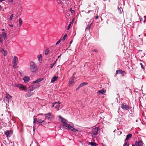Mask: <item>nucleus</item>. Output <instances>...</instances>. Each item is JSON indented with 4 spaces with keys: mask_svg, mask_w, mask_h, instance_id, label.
Masks as SVG:
<instances>
[{
    "mask_svg": "<svg viewBox=\"0 0 146 146\" xmlns=\"http://www.w3.org/2000/svg\"><path fill=\"white\" fill-rule=\"evenodd\" d=\"M59 118L61 119V121L63 123L60 126V128L63 129L64 126L66 128L67 127L68 128L69 127V126L70 125V124L67 123L66 122L67 121L64 118L60 116H59Z\"/></svg>",
    "mask_w": 146,
    "mask_h": 146,
    "instance_id": "1",
    "label": "nucleus"
},
{
    "mask_svg": "<svg viewBox=\"0 0 146 146\" xmlns=\"http://www.w3.org/2000/svg\"><path fill=\"white\" fill-rule=\"evenodd\" d=\"M30 70L32 72H35L38 70L37 67L33 62H31L30 63Z\"/></svg>",
    "mask_w": 146,
    "mask_h": 146,
    "instance_id": "2",
    "label": "nucleus"
},
{
    "mask_svg": "<svg viewBox=\"0 0 146 146\" xmlns=\"http://www.w3.org/2000/svg\"><path fill=\"white\" fill-rule=\"evenodd\" d=\"M100 129L99 127H97L94 128L92 130V132L94 135H97L99 132Z\"/></svg>",
    "mask_w": 146,
    "mask_h": 146,
    "instance_id": "3",
    "label": "nucleus"
},
{
    "mask_svg": "<svg viewBox=\"0 0 146 146\" xmlns=\"http://www.w3.org/2000/svg\"><path fill=\"white\" fill-rule=\"evenodd\" d=\"M13 131L12 130H7L5 132V133L6 137H9L13 134Z\"/></svg>",
    "mask_w": 146,
    "mask_h": 146,
    "instance_id": "4",
    "label": "nucleus"
},
{
    "mask_svg": "<svg viewBox=\"0 0 146 146\" xmlns=\"http://www.w3.org/2000/svg\"><path fill=\"white\" fill-rule=\"evenodd\" d=\"M121 108L125 110H127L129 109V106H128L126 104L123 103L121 105Z\"/></svg>",
    "mask_w": 146,
    "mask_h": 146,
    "instance_id": "5",
    "label": "nucleus"
},
{
    "mask_svg": "<svg viewBox=\"0 0 146 146\" xmlns=\"http://www.w3.org/2000/svg\"><path fill=\"white\" fill-rule=\"evenodd\" d=\"M51 49L52 50L51 52L53 53V54H55L59 50V48H57L56 46H52Z\"/></svg>",
    "mask_w": 146,
    "mask_h": 146,
    "instance_id": "6",
    "label": "nucleus"
},
{
    "mask_svg": "<svg viewBox=\"0 0 146 146\" xmlns=\"http://www.w3.org/2000/svg\"><path fill=\"white\" fill-rule=\"evenodd\" d=\"M45 115V118L48 119L49 120H50L52 119V115L51 113H48L47 114H44Z\"/></svg>",
    "mask_w": 146,
    "mask_h": 146,
    "instance_id": "7",
    "label": "nucleus"
},
{
    "mask_svg": "<svg viewBox=\"0 0 146 146\" xmlns=\"http://www.w3.org/2000/svg\"><path fill=\"white\" fill-rule=\"evenodd\" d=\"M12 98V96L8 94H7L6 95L5 98H4V100H6L7 102L8 103L9 101V100H11Z\"/></svg>",
    "mask_w": 146,
    "mask_h": 146,
    "instance_id": "8",
    "label": "nucleus"
},
{
    "mask_svg": "<svg viewBox=\"0 0 146 146\" xmlns=\"http://www.w3.org/2000/svg\"><path fill=\"white\" fill-rule=\"evenodd\" d=\"M18 62V58L17 57L14 56L13 59V61L12 62L13 64H14L15 66L17 65Z\"/></svg>",
    "mask_w": 146,
    "mask_h": 146,
    "instance_id": "9",
    "label": "nucleus"
},
{
    "mask_svg": "<svg viewBox=\"0 0 146 146\" xmlns=\"http://www.w3.org/2000/svg\"><path fill=\"white\" fill-rule=\"evenodd\" d=\"M18 88H19V89L21 90H26V86H24L22 84H21L20 85H19V86H18Z\"/></svg>",
    "mask_w": 146,
    "mask_h": 146,
    "instance_id": "10",
    "label": "nucleus"
},
{
    "mask_svg": "<svg viewBox=\"0 0 146 146\" xmlns=\"http://www.w3.org/2000/svg\"><path fill=\"white\" fill-rule=\"evenodd\" d=\"M60 104V103H59V102H56L54 103V107L57 110H59Z\"/></svg>",
    "mask_w": 146,
    "mask_h": 146,
    "instance_id": "11",
    "label": "nucleus"
},
{
    "mask_svg": "<svg viewBox=\"0 0 146 146\" xmlns=\"http://www.w3.org/2000/svg\"><path fill=\"white\" fill-rule=\"evenodd\" d=\"M69 126V127L68 128L67 127L66 129H70L74 132H76V131H78L76 129L74 128L73 127L70 125Z\"/></svg>",
    "mask_w": 146,
    "mask_h": 146,
    "instance_id": "12",
    "label": "nucleus"
},
{
    "mask_svg": "<svg viewBox=\"0 0 146 146\" xmlns=\"http://www.w3.org/2000/svg\"><path fill=\"white\" fill-rule=\"evenodd\" d=\"M125 72V71H122L121 70H117L116 71V74H119L121 73L122 74L123 76H124L123 73Z\"/></svg>",
    "mask_w": 146,
    "mask_h": 146,
    "instance_id": "13",
    "label": "nucleus"
},
{
    "mask_svg": "<svg viewBox=\"0 0 146 146\" xmlns=\"http://www.w3.org/2000/svg\"><path fill=\"white\" fill-rule=\"evenodd\" d=\"M3 37L5 40H6L7 39V35L6 33L5 32H3L2 33V35L0 34Z\"/></svg>",
    "mask_w": 146,
    "mask_h": 146,
    "instance_id": "14",
    "label": "nucleus"
},
{
    "mask_svg": "<svg viewBox=\"0 0 146 146\" xmlns=\"http://www.w3.org/2000/svg\"><path fill=\"white\" fill-rule=\"evenodd\" d=\"M35 120H37V124H38L39 123H42L44 121V120L39 118H35Z\"/></svg>",
    "mask_w": 146,
    "mask_h": 146,
    "instance_id": "15",
    "label": "nucleus"
},
{
    "mask_svg": "<svg viewBox=\"0 0 146 146\" xmlns=\"http://www.w3.org/2000/svg\"><path fill=\"white\" fill-rule=\"evenodd\" d=\"M38 60L40 63L41 62L42 60V55L41 54H40L37 56Z\"/></svg>",
    "mask_w": 146,
    "mask_h": 146,
    "instance_id": "16",
    "label": "nucleus"
},
{
    "mask_svg": "<svg viewBox=\"0 0 146 146\" xmlns=\"http://www.w3.org/2000/svg\"><path fill=\"white\" fill-rule=\"evenodd\" d=\"M23 80L25 82H27L29 81L30 78L29 76H25L23 78Z\"/></svg>",
    "mask_w": 146,
    "mask_h": 146,
    "instance_id": "17",
    "label": "nucleus"
},
{
    "mask_svg": "<svg viewBox=\"0 0 146 146\" xmlns=\"http://www.w3.org/2000/svg\"><path fill=\"white\" fill-rule=\"evenodd\" d=\"M132 136V135L131 134H128L126 136V139H125V141L128 140Z\"/></svg>",
    "mask_w": 146,
    "mask_h": 146,
    "instance_id": "18",
    "label": "nucleus"
},
{
    "mask_svg": "<svg viewBox=\"0 0 146 146\" xmlns=\"http://www.w3.org/2000/svg\"><path fill=\"white\" fill-rule=\"evenodd\" d=\"M58 78V77L55 76L53 77L51 79V82L52 83L54 82L55 81H56Z\"/></svg>",
    "mask_w": 146,
    "mask_h": 146,
    "instance_id": "19",
    "label": "nucleus"
},
{
    "mask_svg": "<svg viewBox=\"0 0 146 146\" xmlns=\"http://www.w3.org/2000/svg\"><path fill=\"white\" fill-rule=\"evenodd\" d=\"M43 79H44L43 78H40L39 79L37 80L36 81H33V83H36L39 82H40V81H42Z\"/></svg>",
    "mask_w": 146,
    "mask_h": 146,
    "instance_id": "20",
    "label": "nucleus"
},
{
    "mask_svg": "<svg viewBox=\"0 0 146 146\" xmlns=\"http://www.w3.org/2000/svg\"><path fill=\"white\" fill-rule=\"evenodd\" d=\"M74 81L73 80L70 79L69 82V86L70 87H71L72 86V85L74 84Z\"/></svg>",
    "mask_w": 146,
    "mask_h": 146,
    "instance_id": "21",
    "label": "nucleus"
},
{
    "mask_svg": "<svg viewBox=\"0 0 146 146\" xmlns=\"http://www.w3.org/2000/svg\"><path fill=\"white\" fill-rule=\"evenodd\" d=\"M98 92L103 94L106 92V90L104 88L102 89L101 90L98 91Z\"/></svg>",
    "mask_w": 146,
    "mask_h": 146,
    "instance_id": "22",
    "label": "nucleus"
},
{
    "mask_svg": "<svg viewBox=\"0 0 146 146\" xmlns=\"http://www.w3.org/2000/svg\"><path fill=\"white\" fill-rule=\"evenodd\" d=\"M92 24V23H91L90 24L88 25L87 27L86 28V29L89 30L91 28Z\"/></svg>",
    "mask_w": 146,
    "mask_h": 146,
    "instance_id": "23",
    "label": "nucleus"
},
{
    "mask_svg": "<svg viewBox=\"0 0 146 146\" xmlns=\"http://www.w3.org/2000/svg\"><path fill=\"white\" fill-rule=\"evenodd\" d=\"M1 52L5 56L7 54V52L6 50L2 49L1 50Z\"/></svg>",
    "mask_w": 146,
    "mask_h": 146,
    "instance_id": "24",
    "label": "nucleus"
},
{
    "mask_svg": "<svg viewBox=\"0 0 146 146\" xmlns=\"http://www.w3.org/2000/svg\"><path fill=\"white\" fill-rule=\"evenodd\" d=\"M143 143L141 140H139L137 143V146H142Z\"/></svg>",
    "mask_w": 146,
    "mask_h": 146,
    "instance_id": "25",
    "label": "nucleus"
},
{
    "mask_svg": "<svg viewBox=\"0 0 146 146\" xmlns=\"http://www.w3.org/2000/svg\"><path fill=\"white\" fill-rule=\"evenodd\" d=\"M88 144H90L91 146H96L97 145L96 143H94L93 142H89Z\"/></svg>",
    "mask_w": 146,
    "mask_h": 146,
    "instance_id": "26",
    "label": "nucleus"
},
{
    "mask_svg": "<svg viewBox=\"0 0 146 146\" xmlns=\"http://www.w3.org/2000/svg\"><path fill=\"white\" fill-rule=\"evenodd\" d=\"M32 96V94L30 93H27L25 95V97L26 98L31 97Z\"/></svg>",
    "mask_w": 146,
    "mask_h": 146,
    "instance_id": "27",
    "label": "nucleus"
},
{
    "mask_svg": "<svg viewBox=\"0 0 146 146\" xmlns=\"http://www.w3.org/2000/svg\"><path fill=\"white\" fill-rule=\"evenodd\" d=\"M19 26L21 27L23 21H22V20L21 19V18H19Z\"/></svg>",
    "mask_w": 146,
    "mask_h": 146,
    "instance_id": "28",
    "label": "nucleus"
},
{
    "mask_svg": "<svg viewBox=\"0 0 146 146\" xmlns=\"http://www.w3.org/2000/svg\"><path fill=\"white\" fill-rule=\"evenodd\" d=\"M49 50L48 48H46L45 50V55H47L49 52Z\"/></svg>",
    "mask_w": 146,
    "mask_h": 146,
    "instance_id": "29",
    "label": "nucleus"
},
{
    "mask_svg": "<svg viewBox=\"0 0 146 146\" xmlns=\"http://www.w3.org/2000/svg\"><path fill=\"white\" fill-rule=\"evenodd\" d=\"M30 89V91L31 92L33 91L35 89V88L33 87V86H31L29 87Z\"/></svg>",
    "mask_w": 146,
    "mask_h": 146,
    "instance_id": "30",
    "label": "nucleus"
},
{
    "mask_svg": "<svg viewBox=\"0 0 146 146\" xmlns=\"http://www.w3.org/2000/svg\"><path fill=\"white\" fill-rule=\"evenodd\" d=\"M67 36V34H65L62 38V40L64 41V40Z\"/></svg>",
    "mask_w": 146,
    "mask_h": 146,
    "instance_id": "31",
    "label": "nucleus"
},
{
    "mask_svg": "<svg viewBox=\"0 0 146 146\" xmlns=\"http://www.w3.org/2000/svg\"><path fill=\"white\" fill-rule=\"evenodd\" d=\"M129 143L127 142L125 143L124 145H123V146H129Z\"/></svg>",
    "mask_w": 146,
    "mask_h": 146,
    "instance_id": "32",
    "label": "nucleus"
},
{
    "mask_svg": "<svg viewBox=\"0 0 146 146\" xmlns=\"http://www.w3.org/2000/svg\"><path fill=\"white\" fill-rule=\"evenodd\" d=\"M3 42L2 37V36L0 35V42Z\"/></svg>",
    "mask_w": 146,
    "mask_h": 146,
    "instance_id": "33",
    "label": "nucleus"
},
{
    "mask_svg": "<svg viewBox=\"0 0 146 146\" xmlns=\"http://www.w3.org/2000/svg\"><path fill=\"white\" fill-rule=\"evenodd\" d=\"M70 11H71L72 14H73L74 13V10H72V8H70Z\"/></svg>",
    "mask_w": 146,
    "mask_h": 146,
    "instance_id": "34",
    "label": "nucleus"
},
{
    "mask_svg": "<svg viewBox=\"0 0 146 146\" xmlns=\"http://www.w3.org/2000/svg\"><path fill=\"white\" fill-rule=\"evenodd\" d=\"M13 17V14L11 15L9 19L10 20H11L12 19Z\"/></svg>",
    "mask_w": 146,
    "mask_h": 146,
    "instance_id": "35",
    "label": "nucleus"
},
{
    "mask_svg": "<svg viewBox=\"0 0 146 146\" xmlns=\"http://www.w3.org/2000/svg\"><path fill=\"white\" fill-rule=\"evenodd\" d=\"M71 22H70V23L69 24L68 26V27H67V29L68 30L69 29L70 27V26L71 25Z\"/></svg>",
    "mask_w": 146,
    "mask_h": 146,
    "instance_id": "36",
    "label": "nucleus"
},
{
    "mask_svg": "<svg viewBox=\"0 0 146 146\" xmlns=\"http://www.w3.org/2000/svg\"><path fill=\"white\" fill-rule=\"evenodd\" d=\"M61 41V39H60L56 43V44H59Z\"/></svg>",
    "mask_w": 146,
    "mask_h": 146,
    "instance_id": "37",
    "label": "nucleus"
},
{
    "mask_svg": "<svg viewBox=\"0 0 146 146\" xmlns=\"http://www.w3.org/2000/svg\"><path fill=\"white\" fill-rule=\"evenodd\" d=\"M54 65V64H50V68L51 69L52 68H53Z\"/></svg>",
    "mask_w": 146,
    "mask_h": 146,
    "instance_id": "38",
    "label": "nucleus"
},
{
    "mask_svg": "<svg viewBox=\"0 0 146 146\" xmlns=\"http://www.w3.org/2000/svg\"><path fill=\"white\" fill-rule=\"evenodd\" d=\"M140 65L141 66V67L143 69H144V67L143 66V64H142V63H140Z\"/></svg>",
    "mask_w": 146,
    "mask_h": 146,
    "instance_id": "39",
    "label": "nucleus"
},
{
    "mask_svg": "<svg viewBox=\"0 0 146 146\" xmlns=\"http://www.w3.org/2000/svg\"><path fill=\"white\" fill-rule=\"evenodd\" d=\"M33 123H34L35 124L36 123H37V120H35V118H34V119Z\"/></svg>",
    "mask_w": 146,
    "mask_h": 146,
    "instance_id": "40",
    "label": "nucleus"
},
{
    "mask_svg": "<svg viewBox=\"0 0 146 146\" xmlns=\"http://www.w3.org/2000/svg\"><path fill=\"white\" fill-rule=\"evenodd\" d=\"M3 5H4V4L3 3H2V4H1V5H0V10H1L2 9V6H3Z\"/></svg>",
    "mask_w": 146,
    "mask_h": 146,
    "instance_id": "41",
    "label": "nucleus"
},
{
    "mask_svg": "<svg viewBox=\"0 0 146 146\" xmlns=\"http://www.w3.org/2000/svg\"><path fill=\"white\" fill-rule=\"evenodd\" d=\"M82 83L83 84V86H84V85H87L88 84V83L87 82H83V83Z\"/></svg>",
    "mask_w": 146,
    "mask_h": 146,
    "instance_id": "42",
    "label": "nucleus"
},
{
    "mask_svg": "<svg viewBox=\"0 0 146 146\" xmlns=\"http://www.w3.org/2000/svg\"><path fill=\"white\" fill-rule=\"evenodd\" d=\"M21 84H15L14 86L15 87H18V86H19V85H20Z\"/></svg>",
    "mask_w": 146,
    "mask_h": 146,
    "instance_id": "43",
    "label": "nucleus"
},
{
    "mask_svg": "<svg viewBox=\"0 0 146 146\" xmlns=\"http://www.w3.org/2000/svg\"><path fill=\"white\" fill-rule=\"evenodd\" d=\"M79 87H80V88L83 86V84L82 83L80 84L79 85Z\"/></svg>",
    "mask_w": 146,
    "mask_h": 146,
    "instance_id": "44",
    "label": "nucleus"
},
{
    "mask_svg": "<svg viewBox=\"0 0 146 146\" xmlns=\"http://www.w3.org/2000/svg\"><path fill=\"white\" fill-rule=\"evenodd\" d=\"M74 76H72V77H71V80H73L74 79Z\"/></svg>",
    "mask_w": 146,
    "mask_h": 146,
    "instance_id": "45",
    "label": "nucleus"
},
{
    "mask_svg": "<svg viewBox=\"0 0 146 146\" xmlns=\"http://www.w3.org/2000/svg\"><path fill=\"white\" fill-rule=\"evenodd\" d=\"M13 1L12 0H10L9 1V3H13Z\"/></svg>",
    "mask_w": 146,
    "mask_h": 146,
    "instance_id": "46",
    "label": "nucleus"
},
{
    "mask_svg": "<svg viewBox=\"0 0 146 146\" xmlns=\"http://www.w3.org/2000/svg\"><path fill=\"white\" fill-rule=\"evenodd\" d=\"M10 42V41H9V40H7V43H9Z\"/></svg>",
    "mask_w": 146,
    "mask_h": 146,
    "instance_id": "47",
    "label": "nucleus"
},
{
    "mask_svg": "<svg viewBox=\"0 0 146 146\" xmlns=\"http://www.w3.org/2000/svg\"><path fill=\"white\" fill-rule=\"evenodd\" d=\"M16 65L15 66L14 64H13V67L14 68H16Z\"/></svg>",
    "mask_w": 146,
    "mask_h": 146,
    "instance_id": "48",
    "label": "nucleus"
},
{
    "mask_svg": "<svg viewBox=\"0 0 146 146\" xmlns=\"http://www.w3.org/2000/svg\"><path fill=\"white\" fill-rule=\"evenodd\" d=\"M98 16H97L96 17H95V19H98Z\"/></svg>",
    "mask_w": 146,
    "mask_h": 146,
    "instance_id": "49",
    "label": "nucleus"
},
{
    "mask_svg": "<svg viewBox=\"0 0 146 146\" xmlns=\"http://www.w3.org/2000/svg\"><path fill=\"white\" fill-rule=\"evenodd\" d=\"M80 88V87H79V86L78 88H77L76 89V90H77L79 88Z\"/></svg>",
    "mask_w": 146,
    "mask_h": 146,
    "instance_id": "50",
    "label": "nucleus"
},
{
    "mask_svg": "<svg viewBox=\"0 0 146 146\" xmlns=\"http://www.w3.org/2000/svg\"><path fill=\"white\" fill-rule=\"evenodd\" d=\"M93 51L96 52H97V50H94Z\"/></svg>",
    "mask_w": 146,
    "mask_h": 146,
    "instance_id": "51",
    "label": "nucleus"
},
{
    "mask_svg": "<svg viewBox=\"0 0 146 146\" xmlns=\"http://www.w3.org/2000/svg\"><path fill=\"white\" fill-rule=\"evenodd\" d=\"M61 55H62V54H61L59 56H58V58H59L61 56Z\"/></svg>",
    "mask_w": 146,
    "mask_h": 146,
    "instance_id": "52",
    "label": "nucleus"
},
{
    "mask_svg": "<svg viewBox=\"0 0 146 146\" xmlns=\"http://www.w3.org/2000/svg\"><path fill=\"white\" fill-rule=\"evenodd\" d=\"M9 25L11 27H13V25Z\"/></svg>",
    "mask_w": 146,
    "mask_h": 146,
    "instance_id": "53",
    "label": "nucleus"
},
{
    "mask_svg": "<svg viewBox=\"0 0 146 146\" xmlns=\"http://www.w3.org/2000/svg\"><path fill=\"white\" fill-rule=\"evenodd\" d=\"M72 40L70 42V44H71L72 43Z\"/></svg>",
    "mask_w": 146,
    "mask_h": 146,
    "instance_id": "54",
    "label": "nucleus"
},
{
    "mask_svg": "<svg viewBox=\"0 0 146 146\" xmlns=\"http://www.w3.org/2000/svg\"><path fill=\"white\" fill-rule=\"evenodd\" d=\"M4 1V0H0V2H2L3 1Z\"/></svg>",
    "mask_w": 146,
    "mask_h": 146,
    "instance_id": "55",
    "label": "nucleus"
},
{
    "mask_svg": "<svg viewBox=\"0 0 146 146\" xmlns=\"http://www.w3.org/2000/svg\"><path fill=\"white\" fill-rule=\"evenodd\" d=\"M54 106H55V105H54H54H53L52 106V107H54Z\"/></svg>",
    "mask_w": 146,
    "mask_h": 146,
    "instance_id": "56",
    "label": "nucleus"
},
{
    "mask_svg": "<svg viewBox=\"0 0 146 146\" xmlns=\"http://www.w3.org/2000/svg\"><path fill=\"white\" fill-rule=\"evenodd\" d=\"M56 61H55V62H54V63H53V64H54H54L56 63Z\"/></svg>",
    "mask_w": 146,
    "mask_h": 146,
    "instance_id": "57",
    "label": "nucleus"
},
{
    "mask_svg": "<svg viewBox=\"0 0 146 146\" xmlns=\"http://www.w3.org/2000/svg\"><path fill=\"white\" fill-rule=\"evenodd\" d=\"M22 7H20V10H22Z\"/></svg>",
    "mask_w": 146,
    "mask_h": 146,
    "instance_id": "58",
    "label": "nucleus"
},
{
    "mask_svg": "<svg viewBox=\"0 0 146 146\" xmlns=\"http://www.w3.org/2000/svg\"><path fill=\"white\" fill-rule=\"evenodd\" d=\"M58 58L57 59H56V61H57V60H58Z\"/></svg>",
    "mask_w": 146,
    "mask_h": 146,
    "instance_id": "59",
    "label": "nucleus"
},
{
    "mask_svg": "<svg viewBox=\"0 0 146 146\" xmlns=\"http://www.w3.org/2000/svg\"><path fill=\"white\" fill-rule=\"evenodd\" d=\"M2 30L3 31H5V29H2Z\"/></svg>",
    "mask_w": 146,
    "mask_h": 146,
    "instance_id": "60",
    "label": "nucleus"
},
{
    "mask_svg": "<svg viewBox=\"0 0 146 146\" xmlns=\"http://www.w3.org/2000/svg\"><path fill=\"white\" fill-rule=\"evenodd\" d=\"M38 86H40V85H39V84H38Z\"/></svg>",
    "mask_w": 146,
    "mask_h": 146,
    "instance_id": "61",
    "label": "nucleus"
},
{
    "mask_svg": "<svg viewBox=\"0 0 146 146\" xmlns=\"http://www.w3.org/2000/svg\"><path fill=\"white\" fill-rule=\"evenodd\" d=\"M132 146H135L134 145H132Z\"/></svg>",
    "mask_w": 146,
    "mask_h": 146,
    "instance_id": "62",
    "label": "nucleus"
}]
</instances>
